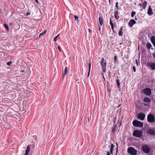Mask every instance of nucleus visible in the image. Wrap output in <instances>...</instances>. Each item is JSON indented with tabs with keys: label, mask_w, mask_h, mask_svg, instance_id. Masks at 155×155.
Returning a JSON list of instances; mask_svg holds the SVG:
<instances>
[{
	"label": "nucleus",
	"mask_w": 155,
	"mask_h": 155,
	"mask_svg": "<svg viewBox=\"0 0 155 155\" xmlns=\"http://www.w3.org/2000/svg\"><path fill=\"white\" fill-rule=\"evenodd\" d=\"M127 152L131 155H136L137 153V150L133 147H128L127 150Z\"/></svg>",
	"instance_id": "obj_1"
},
{
	"label": "nucleus",
	"mask_w": 155,
	"mask_h": 155,
	"mask_svg": "<svg viewBox=\"0 0 155 155\" xmlns=\"http://www.w3.org/2000/svg\"><path fill=\"white\" fill-rule=\"evenodd\" d=\"M133 126L135 127H143V123L136 120H133Z\"/></svg>",
	"instance_id": "obj_2"
},
{
	"label": "nucleus",
	"mask_w": 155,
	"mask_h": 155,
	"mask_svg": "<svg viewBox=\"0 0 155 155\" xmlns=\"http://www.w3.org/2000/svg\"><path fill=\"white\" fill-rule=\"evenodd\" d=\"M142 132L140 130H134L133 133V136L138 137H140L142 136Z\"/></svg>",
	"instance_id": "obj_3"
},
{
	"label": "nucleus",
	"mask_w": 155,
	"mask_h": 155,
	"mask_svg": "<svg viewBox=\"0 0 155 155\" xmlns=\"http://www.w3.org/2000/svg\"><path fill=\"white\" fill-rule=\"evenodd\" d=\"M104 58H101V67H102L103 71L104 72H105L106 70V63L105 61L104 62Z\"/></svg>",
	"instance_id": "obj_4"
},
{
	"label": "nucleus",
	"mask_w": 155,
	"mask_h": 155,
	"mask_svg": "<svg viewBox=\"0 0 155 155\" xmlns=\"http://www.w3.org/2000/svg\"><path fill=\"white\" fill-rule=\"evenodd\" d=\"M142 150L144 153H147L150 152V149L147 145H144L142 146Z\"/></svg>",
	"instance_id": "obj_5"
},
{
	"label": "nucleus",
	"mask_w": 155,
	"mask_h": 155,
	"mask_svg": "<svg viewBox=\"0 0 155 155\" xmlns=\"http://www.w3.org/2000/svg\"><path fill=\"white\" fill-rule=\"evenodd\" d=\"M155 117L152 114H150L148 115L147 117V120L149 122H153L155 121Z\"/></svg>",
	"instance_id": "obj_6"
},
{
	"label": "nucleus",
	"mask_w": 155,
	"mask_h": 155,
	"mask_svg": "<svg viewBox=\"0 0 155 155\" xmlns=\"http://www.w3.org/2000/svg\"><path fill=\"white\" fill-rule=\"evenodd\" d=\"M143 93L146 95H150L152 93L151 90L149 88H145L143 90Z\"/></svg>",
	"instance_id": "obj_7"
},
{
	"label": "nucleus",
	"mask_w": 155,
	"mask_h": 155,
	"mask_svg": "<svg viewBox=\"0 0 155 155\" xmlns=\"http://www.w3.org/2000/svg\"><path fill=\"white\" fill-rule=\"evenodd\" d=\"M147 133L150 135H155V128H149L147 131Z\"/></svg>",
	"instance_id": "obj_8"
},
{
	"label": "nucleus",
	"mask_w": 155,
	"mask_h": 155,
	"mask_svg": "<svg viewBox=\"0 0 155 155\" xmlns=\"http://www.w3.org/2000/svg\"><path fill=\"white\" fill-rule=\"evenodd\" d=\"M147 65L152 70H155V63L154 62H148L147 63Z\"/></svg>",
	"instance_id": "obj_9"
},
{
	"label": "nucleus",
	"mask_w": 155,
	"mask_h": 155,
	"mask_svg": "<svg viewBox=\"0 0 155 155\" xmlns=\"http://www.w3.org/2000/svg\"><path fill=\"white\" fill-rule=\"evenodd\" d=\"M145 117V114L142 113L139 114L137 116V117L138 119L142 120L144 119Z\"/></svg>",
	"instance_id": "obj_10"
},
{
	"label": "nucleus",
	"mask_w": 155,
	"mask_h": 155,
	"mask_svg": "<svg viewBox=\"0 0 155 155\" xmlns=\"http://www.w3.org/2000/svg\"><path fill=\"white\" fill-rule=\"evenodd\" d=\"M136 23V21L134 19L131 20L130 22L128 23V24L129 26L131 27L133 25Z\"/></svg>",
	"instance_id": "obj_11"
},
{
	"label": "nucleus",
	"mask_w": 155,
	"mask_h": 155,
	"mask_svg": "<svg viewBox=\"0 0 155 155\" xmlns=\"http://www.w3.org/2000/svg\"><path fill=\"white\" fill-rule=\"evenodd\" d=\"M153 14V12L152 9H151L150 6L148 10L147 14L149 15H151Z\"/></svg>",
	"instance_id": "obj_12"
},
{
	"label": "nucleus",
	"mask_w": 155,
	"mask_h": 155,
	"mask_svg": "<svg viewBox=\"0 0 155 155\" xmlns=\"http://www.w3.org/2000/svg\"><path fill=\"white\" fill-rule=\"evenodd\" d=\"M30 150V148L29 145H28L26 148V150L25 151L24 155H28Z\"/></svg>",
	"instance_id": "obj_13"
},
{
	"label": "nucleus",
	"mask_w": 155,
	"mask_h": 155,
	"mask_svg": "<svg viewBox=\"0 0 155 155\" xmlns=\"http://www.w3.org/2000/svg\"><path fill=\"white\" fill-rule=\"evenodd\" d=\"M143 101L144 102H145V103H149L151 101V100L150 98H149L147 97H145L143 99Z\"/></svg>",
	"instance_id": "obj_14"
},
{
	"label": "nucleus",
	"mask_w": 155,
	"mask_h": 155,
	"mask_svg": "<svg viewBox=\"0 0 155 155\" xmlns=\"http://www.w3.org/2000/svg\"><path fill=\"white\" fill-rule=\"evenodd\" d=\"M114 16L115 18L117 19H118L119 18V16L118 15V11H116L114 12Z\"/></svg>",
	"instance_id": "obj_15"
},
{
	"label": "nucleus",
	"mask_w": 155,
	"mask_h": 155,
	"mask_svg": "<svg viewBox=\"0 0 155 155\" xmlns=\"http://www.w3.org/2000/svg\"><path fill=\"white\" fill-rule=\"evenodd\" d=\"M114 145L113 144H111V145H110V153L112 154H113V149H114Z\"/></svg>",
	"instance_id": "obj_16"
},
{
	"label": "nucleus",
	"mask_w": 155,
	"mask_h": 155,
	"mask_svg": "<svg viewBox=\"0 0 155 155\" xmlns=\"http://www.w3.org/2000/svg\"><path fill=\"white\" fill-rule=\"evenodd\" d=\"M98 20L100 25H102L103 23V19L102 17H99V18Z\"/></svg>",
	"instance_id": "obj_17"
},
{
	"label": "nucleus",
	"mask_w": 155,
	"mask_h": 155,
	"mask_svg": "<svg viewBox=\"0 0 155 155\" xmlns=\"http://www.w3.org/2000/svg\"><path fill=\"white\" fill-rule=\"evenodd\" d=\"M110 24L111 25V28L112 30L114 32V25L113 22L112 21V20L111 19H110Z\"/></svg>",
	"instance_id": "obj_18"
},
{
	"label": "nucleus",
	"mask_w": 155,
	"mask_h": 155,
	"mask_svg": "<svg viewBox=\"0 0 155 155\" xmlns=\"http://www.w3.org/2000/svg\"><path fill=\"white\" fill-rule=\"evenodd\" d=\"M147 2L146 1H144L142 4V8L143 9H145L147 6Z\"/></svg>",
	"instance_id": "obj_19"
},
{
	"label": "nucleus",
	"mask_w": 155,
	"mask_h": 155,
	"mask_svg": "<svg viewBox=\"0 0 155 155\" xmlns=\"http://www.w3.org/2000/svg\"><path fill=\"white\" fill-rule=\"evenodd\" d=\"M146 47L149 50L152 47V45L150 43H148L147 44Z\"/></svg>",
	"instance_id": "obj_20"
},
{
	"label": "nucleus",
	"mask_w": 155,
	"mask_h": 155,
	"mask_svg": "<svg viewBox=\"0 0 155 155\" xmlns=\"http://www.w3.org/2000/svg\"><path fill=\"white\" fill-rule=\"evenodd\" d=\"M91 68V62L90 61V63L89 64V71L87 74V77H89L90 75V73Z\"/></svg>",
	"instance_id": "obj_21"
},
{
	"label": "nucleus",
	"mask_w": 155,
	"mask_h": 155,
	"mask_svg": "<svg viewBox=\"0 0 155 155\" xmlns=\"http://www.w3.org/2000/svg\"><path fill=\"white\" fill-rule=\"evenodd\" d=\"M67 73V67H66L64 69V72L63 73V77H64L65 75Z\"/></svg>",
	"instance_id": "obj_22"
},
{
	"label": "nucleus",
	"mask_w": 155,
	"mask_h": 155,
	"mask_svg": "<svg viewBox=\"0 0 155 155\" xmlns=\"http://www.w3.org/2000/svg\"><path fill=\"white\" fill-rule=\"evenodd\" d=\"M151 41L153 45L155 43V36H153L151 38Z\"/></svg>",
	"instance_id": "obj_23"
},
{
	"label": "nucleus",
	"mask_w": 155,
	"mask_h": 155,
	"mask_svg": "<svg viewBox=\"0 0 155 155\" xmlns=\"http://www.w3.org/2000/svg\"><path fill=\"white\" fill-rule=\"evenodd\" d=\"M116 84H117V86L118 87H119L120 85V83L119 80L118 79L117 80H116Z\"/></svg>",
	"instance_id": "obj_24"
},
{
	"label": "nucleus",
	"mask_w": 155,
	"mask_h": 155,
	"mask_svg": "<svg viewBox=\"0 0 155 155\" xmlns=\"http://www.w3.org/2000/svg\"><path fill=\"white\" fill-rule=\"evenodd\" d=\"M4 26L5 28L7 30H9V28L8 25L7 24H4Z\"/></svg>",
	"instance_id": "obj_25"
},
{
	"label": "nucleus",
	"mask_w": 155,
	"mask_h": 155,
	"mask_svg": "<svg viewBox=\"0 0 155 155\" xmlns=\"http://www.w3.org/2000/svg\"><path fill=\"white\" fill-rule=\"evenodd\" d=\"M136 14V12H135L134 11H132L131 13V17H133L134 16V15H135Z\"/></svg>",
	"instance_id": "obj_26"
},
{
	"label": "nucleus",
	"mask_w": 155,
	"mask_h": 155,
	"mask_svg": "<svg viewBox=\"0 0 155 155\" xmlns=\"http://www.w3.org/2000/svg\"><path fill=\"white\" fill-rule=\"evenodd\" d=\"M59 35H60L59 34H58L57 36H56V37H55L54 38V41H57V38H58V37L59 36Z\"/></svg>",
	"instance_id": "obj_27"
},
{
	"label": "nucleus",
	"mask_w": 155,
	"mask_h": 155,
	"mask_svg": "<svg viewBox=\"0 0 155 155\" xmlns=\"http://www.w3.org/2000/svg\"><path fill=\"white\" fill-rule=\"evenodd\" d=\"M123 32L121 31H119L118 32V35L119 36H121L123 35Z\"/></svg>",
	"instance_id": "obj_28"
},
{
	"label": "nucleus",
	"mask_w": 155,
	"mask_h": 155,
	"mask_svg": "<svg viewBox=\"0 0 155 155\" xmlns=\"http://www.w3.org/2000/svg\"><path fill=\"white\" fill-rule=\"evenodd\" d=\"M46 31L45 30L44 31V32H43L42 33L40 34L39 35V36H40L41 35H44L45 34Z\"/></svg>",
	"instance_id": "obj_29"
},
{
	"label": "nucleus",
	"mask_w": 155,
	"mask_h": 155,
	"mask_svg": "<svg viewBox=\"0 0 155 155\" xmlns=\"http://www.w3.org/2000/svg\"><path fill=\"white\" fill-rule=\"evenodd\" d=\"M114 62H116L117 61V56L116 55L114 56Z\"/></svg>",
	"instance_id": "obj_30"
},
{
	"label": "nucleus",
	"mask_w": 155,
	"mask_h": 155,
	"mask_svg": "<svg viewBox=\"0 0 155 155\" xmlns=\"http://www.w3.org/2000/svg\"><path fill=\"white\" fill-rule=\"evenodd\" d=\"M115 7L117 8V9H118V2H117L116 3Z\"/></svg>",
	"instance_id": "obj_31"
},
{
	"label": "nucleus",
	"mask_w": 155,
	"mask_h": 155,
	"mask_svg": "<svg viewBox=\"0 0 155 155\" xmlns=\"http://www.w3.org/2000/svg\"><path fill=\"white\" fill-rule=\"evenodd\" d=\"M74 18H75V20H78V17L76 15H74Z\"/></svg>",
	"instance_id": "obj_32"
},
{
	"label": "nucleus",
	"mask_w": 155,
	"mask_h": 155,
	"mask_svg": "<svg viewBox=\"0 0 155 155\" xmlns=\"http://www.w3.org/2000/svg\"><path fill=\"white\" fill-rule=\"evenodd\" d=\"M12 62L11 61H9L7 63V64L8 65H10V64H12Z\"/></svg>",
	"instance_id": "obj_33"
},
{
	"label": "nucleus",
	"mask_w": 155,
	"mask_h": 155,
	"mask_svg": "<svg viewBox=\"0 0 155 155\" xmlns=\"http://www.w3.org/2000/svg\"><path fill=\"white\" fill-rule=\"evenodd\" d=\"M116 128H115V127H113V128H112V132H114Z\"/></svg>",
	"instance_id": "obj_34"
},
{
	"label": "nucleus",
	"mask_w": 155,
	"mask_h": 155,
	"mask_svg": "<svg viewBox=\"0 0 155 155\" xmlns=\"http://www.w3.org/2000/svg\"><path fill=\"white\" fill-rule=\"evenodd\" d=\"M133 71H134V72H136V68H135V67L134 66H133Z\"/></svg>",
	"instance_id": "obj_35"
},
{
	"label": "nucleus",
	"mask_w": 155,
	"mask_h": 155,
	"mask_svg": "<svg viewBox=\"0 0 155 155\" xmlns=\"http://www.w3.org/2000/svg\"><path fill=\"white\" fill-rule=\"evenodd\" d=\"M58 50L59 51H61V48H60V46L59 45L58 47Z\"/></svg>",
	"instance_id": "obj_36"
},
{
	"label": "nucleus",
	"mask_w": 155,
	"mask_h": 155,
	"mask_svg": "<svg viewBox=\"0 0 155 155\" xmlns=\"http://www.w3.org/2000/svg\"><path fill=\"white\" fill-rule=\"evenodd\" d=\"M152 54L153 57L154 59H155V51Z\"/></svg>",
	"instance_id": "obj_37"
},
{
	"label": "nucleus",
	"mask_w": 155,
	"mask_h": 155,
	"mask_svg": "<svg viewBox=\"0 0 155 155\" xmlns=\"http://www.w3.org/2000/svg\"><path fill=\"white\" fill-rule=\"evenodd\" d=\"M117 124H116L115 123H114L113 127L116 128L117 127Z\"/></svg>",
	"instance_id": "obj_38"
},
{
	"label": "nucleus",
	"mask_w": 155,
	"mask_h": 155,
	"mask_svg": "<svg viewBox=\"0 0 155 155\" xmlns=\"http://www.w3.org/2000/svg\"><path fill=\"white\" fill-rule=\"evenodd\" d=\"M116 144L117 145V151H118V143H117V142H116Z\"/></svg>",
	"instance_id": "obj_39"
},
{
	"label": "nucleus",
	"mask_w": 155,
	"mask_h": 155,
	"mask_svg": "<svg viewBox=\"0 0 155 155\" xmlns=\"http://www.w3.org/2000/svg\"><path fill=\"white\" fill-rule=\"evenodd\" d=\"M107 155H110V152L108 151L107 152Z\"/></svg>",
	"instance_id": "obj_40"
},
{
	"label": "nucleus",
	"mask_w": 155,
	"mask_h": 155,
	"mask_svg": "<svg viewBox=\"0 0 155 155\" xmlns=\"http://www.w3.org/2000/svg\"><path fill=\"white\" fill-rule=\"evenodd\" d=\"M30 14V12H27V13L26 14V16H28V15H29Z\"/></svg>",
	"instance_id": "obj_41"
},
{
	"label": "nucleus",
	"mask_w": 155,
	"mask_h": 155,
	"mask_svg": "<svg viewBox=\"0 0 155 155\" xmlns=\"http://www.w3.org/2000/svg\"><path fill=\"white\" fill-rule=\"evenodd\" d=\"M142 4H141V3L139 4V5L140 6V7H142Z\"/></svg>",
	"instance_id": "obj_42"
},
{
	"label": "nucleus",
	"mask_w": 155,
	"mask_h": 155,
	"mask_svg": "<svg viewBox=\"0 0 155 155\" xmlns=\"http://www.w3.org/2000/svg\"><path fill=\"white\" fill-rule=\"evenodd\" d=\"M35 0L37 3H38V4L39 3V2L38 0Z\"/></svg>",
	"instance_id": "obj_43"
},
{
	"label": "nucleus",
	"mask_w": 155,
	"mask_h": 155,
	"mask_svg": "<svg viewBox=\"0 0 155 155\" xmlns=\"http://www.w3.org/2000/svg\"><path fill=\"white\" fill-rule=\"evenodd\" d=\"M120 31H122V27H121L120 28Z\"/></svg>",
	"instance_id": "obj_44"
},
{
	"label": "nucleus",
	"mask_w": 155,
	"mask_h": 155,
	"mask_svg": "<svg viewBox=\"0 0 155 155\" xmlns=\"http://www.w3.org/2000/svg\"><path fill=\"white\" fill-rule=\"evenodd\" d=\"M101 28V27L100 26V27L99 26V27H98V29H99V31H100Z\"/></svg>",
	"instance_id": "obj_45"
},
{
	"label": "nucleus",
	"mask_w": 155,
	"mask_h": 155,
	"mask_svg": "<svg viewBox=\"0 0 155 155\" xmlns=\"http://www.w3.org/2000/svg\"><path fill=\"white\" fill-rule=\"evenodd\" d=\"M102 76H103V78L104 79V80H105V78H104V76L103 73H102Z\"/></svg>",
	"instance_id": "obj_46"
},
{
	"label": "nucleus",
	"mask_w": 155,
	"mask_h": 155,
	"mask_svg": "<svg viewBox=\"0 0 155 155\" xmlns=\"http://www.w3.org/2000/svg\"><path fill=\"white\" fill-rule=\"evenodd\" d=\"M116 117H115V118H114V123H115V119H116Z\"/></svg>",
	"instance_id": "obj_47"
},
{
	"label": "nucleus",
	"mask_w": 155,
	"mask_h": 155,
	"mask_svg": "<svg viewBox=\"0 0 155 155\" xmlns=\"http://www.w3.org/2000/svg\"><path fill=\"white\" fill-rule=\"evenodd\" d=\"M12 25V23H9V25Z\"/></svg>",
	"instance_id": "obj_48"
},
{
	"label": "nucleus",
	"mask_w": 155,
	"mask_h": 155,
	"mask_svg": "<svg viewBox=\"0 0 155 155\" xmlns=\"http://www.w3.org/2000/svg\"><path fill=\"white\" fill-rule=\"evenodd\" d=\"M153 45L155 47V43H154V44Z\"/></svg>",
	"instance_id": "obj_49"
},
{
	"label": "nucleus",
	"mask_w": 155,
	"mask_h": 155,
	"mask_svg": "<svg viewBox=\"0 0 155 155\" xmlns=\"http://www.w3.org/2000/svg\"><path fill=\"white\" fill-rule=\"evenodd\" d=\"M91 30H90L89 29V32H91Z\"/></svg>",
	"instance_id": "obj_50"
},
{
	"label": "nucleus",
	"mask_w": 155,
	"mask_h": 155,
	"mask_svg": "<svg viewBox=\"0 0 155 155\" xmlns=\"http://www.w3.org/2000/svg\"><path fill=\"white\" fill-rule=\"evenodd\" d=\"M110 3V0H108Z\"/></svg>",
	"instance_id": "obj_51"
},
{
	"label": "nucleus",
	"mask_w": 155,
	"mask_h": 155,
	"mask_svg": "<svg viewBox=\"0 0 155 155\" xmlns=\"http://www.w3.org/2000/svg\"><path fill=\"white\" fill-rule=\"evenodd\" d=\"M135 20H137V18H135Z\"/></svg>",
	"instance_id": "obj_52"
},
{
	"label": "nucleus",
	"mask_w": 155,
	"mask_h": 155,
	"mask_svg": "<svg viewBox=\"0 0 155 155\" xmlns=\"http://www.w3.org/2000/svg\"><path fill=\"white\" fill-rule=\"evenodd\" d=\"M136 61H137V60H136Z\"/></svg>",
	"instance_id": "obj_53"
},
{
	"label": "nucleus",
	"mask_w": 155,
	"mask_h": 155,
	"mask_svg": "<svg viewBox=\"0 0 155 155\" xmlns=\"http://www.w3.org/2000/svg\"><path fill=\"white\" fill-rule=\"evenodd\" d=\"M121 124V122H120V125Z\"/></svg>",
	"instance_id": "obj_54"
},
{
	"label": "nucleus",
	"mask_w": 155,
	"mask_h": 155,
	"mask_svg": "<svg viewBox=\"0 0 155 155\" xmlns=\"http://www.w3.org/2000/svg\"><path fill=\"white\" fill-rule=\"evenodd\" d=\"M144 105H146V106L147 105V104H144Z\"/></svg>",
	"instance_id": "obj_55"
},
{
	"label": "nucleus",
	"mask_w": 155,
	"mask_h": 155,
	"mask_svg": "<svg viewBox=\"0 0 155 155\" xmlns=\"http://www.w3.org/2000/svg\"><path fill=\"white\" fill-rule=\"evenodd\" d=\"M120 105L119 106H118V107H119L120 106Z\"/></svg>",
	"instance_id": "obj_56"
},
{
	"label": "nucleus",
	"mask_w": 155,
	"mask_h": 155,
	"mask_svg": "<svg viewBox=\"0 0 155 155\" xmlns=\"http://www.w3.org/2000/svg\"><path fill=\"white\" fill-rule=\"evenodd\" d=\"M88 120H89V117H88Z\"/></svg>",
	"instance_id": "obj_57"
}]
</instances>
